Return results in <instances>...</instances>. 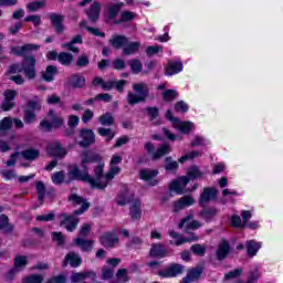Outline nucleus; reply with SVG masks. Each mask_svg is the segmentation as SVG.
<instances>
[{
  "label": "nucleus",
  "instance_id": "c756f323",
  "mask_svg": "<svg viewBox=\"0 0 283 283\" xmlns=\"http://www.w3.org/2000/svg\"><path fill=\"white\" fill-rule=\"evenodd\" d=\"M74 244L81 249L84 253H90L94 249V241L86 240L83 238H75L73 240Z\"/></svg>",
  "mask_w": 283,
  "mask_h": 283
},
{
  "label": "nucleus",
  "instance_id": "4468645a",
  "mask_svg": "<svg viewBox=\"0 0 283 283\" xmlns=\"http://www.w3.org/2000/svg\"><path fill=\"white\" fill-rule=\"evenodd\" d=\"M218 189L213 187H206L203 191L199 196V207H207L211 200H216L218 198Z\"/></svg>",
  "mask_w": 283,
  "mask_h": 283
},
{
  "label": "nucleus",
  "instance_id": "e433bc0d",
  "mask_svg": "<svg viewBox=\"0 0 283 283\" xmlns=\"http://www.w3.org/2000/svg\"><path fill=\"white\" fill-rule=\"evenodd\" d=\"M205 176V172L200 171V168L198 166L192 165L187 170V176H184L188 179V184L191 182V180H198V178H202Z\"/></svg>",
  "mask_w": 283,
  "mask_h": 283
},
{
  "label": "nucleus",
  "instance_id": "cd10ccee",
  "mask_svg": "<svg viewBox=\"0 0 283 283\" xmlns=\"http://www.w3.org/2000/svg\"><path fill=\"white\" fill-rule=\"evenodd\" d=\"M169 235L175 240L178 239L175 241V247H181V244H187V242H198V237L193 233L190 234V238L179 237L178 232L172 230L169 232Z\"/></svg>",
  "mask_w": 283,
  "mask_h": 283
},
{
  "label": "nucleus",
  "instance_id": "b1692460",
  "mask_svg": "<svg viewBox=\"0 0 283 283\" xmlns=\"http://www.w3.org/2000/svg\"><path fill=\"white\" fill-rule=\"evenodd\" d=\"M76 43L82 45L83 35L76 34L75 36L72 38V40L70 42L63 43L62 48H64V50H69V52H73V54H78V52H81V49L74 46V45H76Z\"/></svg>",
  "mask_w": 283,
  "mask_h": 283
},
{
  "label": "nucleus",
  "instance_id": "58836bf2",
  "mask_svg": "<svg viewBox=\"0 0 283 283\" xmlns=\"http://www.w3.org/2000/svg\"><path fill=\"white\" fill-rule=\"evenodd\" d=\"M245 248H247L248 255L250 258H254V255H258V252L260 251V249H262V244L253 240H250V241H247Z\"/></svg>",
  "mask_w": 283,
  "mask_h": 283
},
{
  "label": "nucleus",
  "instance_id": "a19ab883",
  "mask_svg": "<svg viewBox=\"0 0 283 283\" xmlns=\"http://www.w3.org/2000/svg\"><path fill=\"white\" fill-rule=\"evenodd\" d=\"M140 49V42H129V40H127L126 45H124L123 49V54L125 56H130V54H135V52H138V50Z\"/></svg>",
  "mask_w": 283,
  "mask_h": 283
},
{
  "label": "nucleus",
  "instance_id": "f8f14e48",
  "mask_svg": "<svg viewBox=\"0 0 283 283\" xmlns=\"http://www.w3.org/2000/svg\"><path fill=\"white\" fill-rule=\"evenodd\" d=\"M48 19L50 20L51 25L55 30L56 34H63V32H65V15L50 12L48 13Z\"/></svg>",
  "mask_w": 283,
  "mask_h": 283
},
{
  "label": "nucleus",
  "instance_id": "052dcab7",
  "mask_svg": "<svg viewBox=\"0 0 283 283\" xmlns=\"http://www.w3.org/2000/svg\"><path fill=\"white\" fill-rule=\"evenodd\" d=\"M190 250L192 251L193 255H198V258H205V254L207 253V248L200 243L191 245Z\"/></svg>",
  "mask_w": 283,
  "mask_h": 283
},
{
  "label": "nucleus",
  "instance_id": "79ce46f5",
  "mask_svg": "<svg viewBox=\"0 0 283 283\" xmlns=\"http://www.w3.org/2000/svg\"><path fill=\"white\" fill-rule=\"evenodd\" d=\"M25 266H28V256L17 255L13 259V269L19 271L20 273H21V271H23V269H25Z\"/></svg>",
  "mask_w": 283,
  "mask_h": 283
},
{
  "label": "nucleus",
  "instance_id": "39448f33",
  "mask_svg": "<svg viewBox=\"0 0 283 283\" xmlns=\"http://www.w3.org/2000/svg\"><path fill=\"white\" fill-rule=\"evenodd\" d=\"M43 105L41 104V97L35 95L33 99H29L24 108V123L25 125H32L36 122V113L41 112Z\"/></svg>",
  "mask_w": 283,
  "mask_h": 283
},
{
  "label": "nucleus",
  "instance_id": "a878e982",
  "mask_svg": "<svg viewBox=\"0 0 283 283\" xmlns=\"http://www.w3.org/2000/svg\"><path fill=\"white\" fill-rule=\"evenodd\" d=\"M195 200L191 196H184L179 200L174 201L172 209L176 212L181 211V209H185V207H191L193 205Z\"/></svg>",
  "mask_w": 283,
  "mask_h": 283
},
{
  "label": "nucleus",
  "instance_id": "f257e3e1",
  "mask_svg": "<svg viewBox=\"0 0 283 283\" xmlns=\"http://www.w3.org/2000/svg\"><path fill=\"white\" fill-rule=\"evenodd\" d=\"M39 48L41 46L38 44L27 43L22 46H13L11 49L12 54H15V56H22L20 69L29 81H34V78H36V57H34V55L25 54L34 52V50H39Z\"/></svg>",
  "mask_w": 283,
  "mask_h": 283
},
{
  "label": "nucleus",
  "instance_id": "6e6552de",
  "mask_svg": "<svg viewBox=\"0 0 283 283\" xmlns=\"http://www.w3.org/2000/svg\"><path fill=\"white\" fill-rule=\"evenodd\" d=\"M65 125V119L61 116H54L52 120L42 119L39 124V129L43 134H50L53 129H61Z\"/></svg>",
  "mask_w": 283,
  "mask_h": 283
},
{
  "label": "nucleus",
  "instance_id": "a18cd8bd",
  "mask_svg": "<svg viewBox=\"0 0 283 283\" xmlns=\"http://www.w3.org/2000/svg\"><path fill=\"white\" fill-rule=\"evenodd\" d=\"M27 12H39V10H43L45 8V0L40 1H31L27 3Z\"/></svg>",
  "mask_w": 283,
  "mask_h": 283
},
{
  "label": "nucleus",
  "instance_id": "5701e85b",
  "mask_svg": "<svg viewBox=\"0 0 283 283\" xmlns=\"http://www.w3.org/2000/svg\"><path fill=\"white\" fill-rule=\"evenodd\" d=\"M85 14L91 23H96L101 19V2H93Z\"/></svg>",
  "mask_w": 283,
  "mask_h": 283
},
{
  "label": "nucleus",
  "instance_id": "bf43d9fd",
  "mask_svg": "<svg viewBox=\"0 0 283 283\" xmlns=\"http://www.w3.org/2000/svg\"><path fill=\"white\" fill-rule=\"evenodd\" d=\"M242 273H244V270L242 268L231 270L224 274V280H238V277H241Z\"/></svg>",
  "mask_w": 283,
  "mask_h": 283
},
{
  "label": "nucleus",
  "instance_id": "c03bdc74",
  "mask_svg": "<svg viewBox=\"0 0 283 283\" xmlns=\"http://www.w3.org/2000/svg\"><path fill=\"white\" fill-rule=\"evenodd\" d=\"M164 168L166 169V171H170L171 174H176V171H178V169L180 168V165L178 164V161H174L171 156H168V157L165 158Z\"/></svg>",
  "mask_w": 283,
  "mask_h": 283
},
{
  "label": "nucleus",
  "instance_id": "6ab92c4d",
  "mask_svg": "<svg viewBox=\"0 0 283 283\" xmlns=\"http://www.w3.org/2000/svg\"><path fill=\"white\" fill-rule=\"evenodd\" d=\"M189 185V179L185 176L178 177L177 179L172 180L169 189L170 191H175L178 196H182L185 193V188Z\"/></svg>",
  "mask_w": 283,
  "mask_h": 283
},
{
  "label": "nucleus",
  "instance_id": "774afa93",
  "mask_svg": "<svg viewBox=\"0 0 283 283\" xmlns=\"http://www.w3.org/2000/svg\"><path fill=\"white\" fill-rule=\"evenodd\" d=\"M114 277V270L108 266L102 269L101 280H112Z\"/></svg>",
  "mask_w": 283,
  "mask_h": 283
},
{
  "label": "nucleus",
  "instance_id": "7ed1b4c3",
  "mask_svg": "<svg viewBox=\"0 0 283 283\" xmlns=\"http://www.w3.org/2000/svg\"><path fill=\"white\" fill-rule=\"evenodd\" d=\"M69 180L73 182L76 180L77 182H87L91 186V189H98L99 191H105L109 182H101V180L94 179L92 175L87 174V170L84 174H81V168L76 165H72L69 167Z\"/></svg>",
  "mask_w": 283,
  "mask_h": 283
},
{
  "label": "nucleus",
  "instance_id": "338daca9",
  "mask_svg": "<svg viewBox=\"0 0 283 283\" xmlns=\"http://www.w3.org/2000/svg\"><path fill=\"white\" fill-rule=\"evenodd\" d=\"M45 283H67V276L65 274L53 275Z\"/></svg>",
  "mask_w": 283,
  "mask_h": 283
},
{
  "label": "nucleus",
  "instance_id": "f704fd0d",
  "mask_svg": "<svg viewBox=\"0 0 283 283\" xmlns=\"http://www.w3.org/2000/svg\"><path fill=\"white\" fill-rule=\"evenodd\" d=\"M129 216L133 221L140 220L143 218V210L140 209V201L136 200L129 207Z\"/></svg>",
  "mask_w": 283,
  "mask_h": 283
},
{
  "label": "nucleus",
  "instance_id": "7c9ffc66",
  "mask_svg": "<svg viewBox=\"0 0 283 283\" xmlns=\"http://www.w3.org/2000/svg\"><path fill=\"white\" fill-rule=\"evenodd\" d=\"M175 129H178V132H180V134H184L186 136H188V134H191L192 129H193V122L190 120H178L176 123L175 126H172Z\"/></svg>",
  "mask_w": 283,
  "mask_h": 283
},
{
  "label": "nucleus",
  "instance_id": "0eeeda50",
  "mask_svg": "<svg viewBox=\"0 0 283 283\" xmlns=\"http://www.w3.org/2000/svg\"><path fill=\"white\" fill-rule=\"evenodd\" d=\"M76 216L81 214H74V212L72 214L65 212L60 213L57 217L60 220V227H64L69 233H74V231L78 229V222H81Z\"/></svg>",
  "mask_w": 283,
  "mask_h": 283
},
{
  "label": "nucleus",
  "instance_id": "680f3d73",
  "mask_svg": "<svg viewBox=\"0 0 283 283\" xmlns=\"http://www.w3.org/2000/svg\"><path fill=\"white\" fill-rule=\"evenodd\" d=\"M97 134H99V136H103V138H106L107 143H109V140H114V132H112V128H104V127H99L97 129Z\"/></svg>",
  "mask_w": 283,
  "mask_h": 283
},
{
  "label": "nucleus",
  "instance_id": "3c124183",
  "mask_svg": "<svg viewBox=\"0 0 283 283\" xmlns=\"http://www.w3.org/2000/svg\"><path fill=\"white\" fill-rule=\"evenodd\" d=\"M9 129H12V118L3 117L0 120V136H3V134H6V132H9Z\"/></svg>",
  "mask_w": 283,
  "mask_h": 283
},
{
  "label": "nucleus",
  "instance_id": "72a5a7b5",
  "mask_svg": "<svg viewBox=\"0 0 283 283\" xmlns=\"http://www.w3.org/2000/svg\"><path fill=\"white\" fill-rule=\"evenodd\" d=\"M202 273H205V266L197 265L196 268L188 269L186 276L192 282H198L202 277Z\"/></svg>",
  "mask_w": 283,
  "mask_h": 283
},
{
  "label": "nucleus",
  "instance_id": "ddd939ff",
  "mask_svg": "<svg viewBox=\"0 0 283 283\" xmlns=\"http://www.w3.org/2000/svg\"><path fill=\"white\" fill-rule=\"evenodd\" d=\"M86 85L87 80L78 73L71 74L66 81V87H70L71 90H83Z\"/></svg>",
  "mask_w": 283,
  "mask_h": 283
},
{
  "label": "nucleus",
  "instance_id": "4be33fe9",
  "mask_svg": "<svg viewBox=\"0 0 283 283\" xmlns=\"http://www.w3.org/2000/svg\"><path fill=\"white\" fill-rule=\"evenodd\" d=\"M87 279H92V282H96V272L94 270H88L84 272H74L71 275L72 283L83 282Z\"/></svg>",
  "mask_w": 283,
  "mask_h": 283
},
{
  "label": "nucleus",
  "instance_id": "a211bd4d",
  "mask_svg": "<svg viewBox=\"0 0 283 283\" xmlns=\"http://www.w3.org/2000/svg\"><path fill=\"white\" fill-rule=\"evenodd\" d=\"M231 253V243L227 241L226 239H222L217 248L216 251V259L218 262H224L226 258H229V254Z\"/></svg>",
  "mask_w": 283,
  "mask_h": 283
},
{
  "label": "nucleus",
  "instance_id": "f03ea898",
  "mask_svg": "<svg viewBox=\"0 0 283 283\" xmlns=\"http://www.w3.org/2000/svg\"><path fill=\"white\" fill-rule=\"evenodd\" d=\"M81 167L80 174H90V168L87 165H96L93 168V174L95 176V180H103V176H105V161L103 160V156L94 150H83L81 154Z\"/></svg>",
  "mask_w": 283,
  "mask_h": 283
},
{
  "label": "nucleus",
  "instance_id": "8fccbe9b",
  "mask_svg": "<svg viewBox=\"0 0 283 283\" xmlns=\"http://www.w3.org/2000/svg\"><path fill=\"white\" fill-rule=\"evenodd\" d=\"M161 96L165 103H171L178 98V92H176V90L167 88L161 93Z\"/></svg>",
  "mask_w": 283,
  "mask_h": 283
},
{
  "label": "nucleus",
  "instance_id": "5fc2aeb1",
  "mask_svg": "<svg viewBox=\"0 0 283 283\" xmlns=\"http://www.w3.org/2000/svg\"><path fill=\"white\" fill-rule=\"evenodd\" d=\"M88 66H90V55L86 53H83L75 61V67L83 69V67H88Z\"/></svg>",
  "mask_w": 283,
  "mask_h": 283
},
{
  "label": "nucleus",
  "instance_id": "4d7b16f0",
  "mask_svg": "<svg viewBox=\"0 0 283 283\" xmlns=\"http://www.w3.org/2000/svg\"><path fill=\"white\" fill-rule=\"evenodd\" d=\"M146 113L150 122L156 120L160 116V109L157 106H147Z\"/></svg>",
  "mask_w": 283,
  "mask_h": 283
},
{
  "label": "nucleus",
  "instance_id": "2f4dec72",
  "mask_svg": "<svg viewBox=\"0 0 283 283\" xmlns=\"http://www.w3.org/2000/svg\"><path fill=\"white\" fill-rule=\"evenodd\" d=\"M129 39H127V36L125 35H120V34H114L112 36V39L109 40V44L112 45V48H114L115 50H120L122 48L124 49L125 45H127V41Z\"/></svg>",
  "mask_w": 283,
  "mask_h": 283
},
{
  "label": "nucleus",
  "instance_id": "393cba45",
  "mask_svg": "<svg viewBox=\"0 0 283 283\" xmlns=\"http://www.w3.org/2000/svg\"><path fill=\"white\" fill-rule=\"evenodd\" d=\"M132 202H134V196L129 195L128 189H124L117 193V207H126V205H132Z\"/></svg>",
  "mask_w": 283,
  "mask_h": 283
},
{
  "label": "nucleus",
  "instance_id": "37998d69",
  "mask_svg": "<svg viewBox=\"0 0 283 283\" xmlns=\"http://www.w3.org/2000/svg\"><path fill=\"white\" fill-rule=\"evenodd\" d=\"M57 61L61 65H64V67H70L72 61H74V55L67 52H60Z\"/></svg>",
  "mask_w": 283,
  "mask_h": 283
},
{
  "label": "nucleus",
  "instance_id": "c9c22d12",
  "mask_svg": "<svg viewBox=\"0 0 283 283\" xmlns=\"http://www.w3.org/2000/svg\"><path fill=\"white\" fill-rule=\"evenodd\" d=\"M56 74H59V67L56 65H48L45 71L42 73V78L45 83H52Z\"/></svg>",
  "mask_w": 283,
  "mask_h": 283
},
{
  "label": "nucleus",
  "instance_id": "49530a36",
  "mask_svg": "<svg viewBox=\"0 0 283 283\" xmlns=\"http://www.w3.org/2000/svg\"><path fill=\"white\" fill-rule=\"evenodd\" d=\"M120 8H123V2L115 3L107 9V17L111 21H114L118 17L120 12Z\"/></svg>",
  "mask_w": 283,
  "mask_h": 283
},
{
  "label": "nucleus",
  "instance_id": "9d476101",
  "mask_svg": "<svg viewBox=\"0 0 283 283\" xmlns=\"http://www.w3.org/2000/svg\"><path fill=\"white\" fill-rule=\"evenodd\" d=\"M78 138H81V140L77 142V145L82 147V149H87V147H92V145L96 143V134L90 128H81Z\"/></svg>",
  "mask_w": 283,
  "mask_h": 283
},
{
  "label": "nucleus",
  "instance_id": "69168bd1",
  "mask_svg": "<svg viewBox=\"0 0 283 283\" xmlns=\"http://www.w3.org/2000/svg\"><path fill=\"white\" fill-rule=\"evenodd\" d=\"M24 283H43V275L31 274L23 280Z\"/></svg>",
  "mask_w": 283,
  "mask_h": 283
},
{
  "label": "nucleus",
  "instance_id": "de8ad7c7",
  "mask_svg": "<svg viewBox=\"0 0 283 283\" xmlns=\"http://www.w3.org/2000/svg\"><path fill=\"white\" fill-rule=\"evenodd\" d=\"M134 12L132 11H124L120 13V17L118 20L114 21L115 25H120V23H129V21H134Z\"/></svg>",
  "mask_w": 283,
  "mask_h": 283
},
{
  "label": "nucleus",
  "instance_id": "09e8293b",
  "mask_svg": "<svg viewBox=\"0 0 283 283\" xmlns=\"http://www.w3.org/2000/svg\"><path fill=\"white\" fill-rule=\"evenodd\" d=\"M98 120L104 127H112V125H114V115L109 112H106L98 117Z\"/></svg>",
  "mask_w": 283,
  "mask_h": 283
},
{
  "label": "nucleus",
  "instance_id": "473e14b6",
  "mask_svg": "<svg viewBox=\"0 0 283 283\" xmlns=\"http://www.w3.org/2000/svg\"><path fill=\"white\" fill-rule=\"evenodd\" d=\"M159 174L160 171L158 169L143 168L139 170V178L144 182H149V180H154Z\"/></svg>",
  "mask_w": 283,
  "mask_h": 283
},
{
  "label": "nucleus",
  "instance_id": "ea45409f",
  "mask_svg": "<svg viewBox=\"0 0 283 283\" xmlns=\"http://www.w3.org/2000/svg\"><path fill=\"white\" fill-rule=\"evenodd\" d=\"M200 218L205 220H211V218H216L218 216L217 207H202V210L199 212Z\"/></svg>",
  "mask_w": 283,
  "mask_h": 283
},
{
  "label": "nucleus",
  "instance_id": "1a4fd4ad",
  "mask_svg": "<svg viewBox=\"0 0 283 283\" xmlns=\"http://www.w3.org/2000/svg\"><path fill=\"white\" fill-rule=\"evenodd\" d=\"M184 273H185V265L172 262L166 269L159 270L157 272V275L166 280L171 277H178V275H182Z\"/></svg>",
  "mask_w": 283,
  "mask_h": 283
},
{
  "label": "nucleus",
  "instance_id": "4c0bfd02",
  "mask_svg": "<svg viewBox=\"0 0 283 283\" xmlns=\"http://www.w3.org/2000/svg\"><path fill=\"white\" fill-rule=\"evenodd\" d=\"M22 155V158L24 160H29V163H33V160H36L39 156H41V150L36 148H27L20 153Z\"/></svg>",
  "mask_w": 283,
  "mask_h": 283
},
{
  "label": "nucleus",
  "instance_id": "0e129e2a",
  "mask_svg": "<svg viewBox=\"0 0 283 283\" xmlns=\"http://www.w3.org/2000/svg\"><path fill=\"white\" fill-rule=\"evenodd\" d=\"M0 176L4 180H17V178H18L17 170L2 169V170H0Z\"/></svg>",
  "mask_w": 283,
  "mask_h": 283
},
{
  "label": "nucleus",
  "instance_id": "6e6d98bb",
  "mask_svg": "<svg viewBox=\"0 0 283 283\" xmlns=\"http://www.w3.org/2000/svg\"><path fill=\"white\" fill-rule=\"evenodd\" d=\"M128 65H130L133 74H140V72H143V63L138 59L130 60Z\"/></svg>",
  "mask_w": 283,
  "mask_h": 283
},
{
  "label": "nucleus",
  "instance_id": "412c9836",
  "mask_svg": "<svg viewBox=\"0 0 283 283\" xmlns=\"http://www.w3.org/2000/svg\"><path fill=\"white\" fill-rule=\"evenodd\" d=\"M116 243H118V237L114 232H105L99 237V244L104 249H114Z\"/></svg>",
  "mask_w": 283,
  "mask_h": 283
},
{
  "label": "nucleus",
  "instance_id": "13d9d810",
  "mask_svg": "<svg viewBox=\"0 0 283 283\" xmlns=\"http://www.w3.org/2000/svg\"><path fill=\"white\" fill-rule=\"evenodd\" d=\"M174 111L177 114H187V112H189V104H187L185 101H178L174 105Z\"/></svg>",
  "mask_w": 283,
  "mask_h": 283
},
{
  "label": "nucleus",
  "instance_id": "864d4df0",
  "mask_svg": "<svg viewBox=\"0 0 283 283\" xmlns=\"http://www.w3.org/2000/svg\"><path fill=\"white\" fill-rule=\"evenodd\" d=\"M35 189L38 191V200L43 202L45 200V182L41 180L35 181Z\"/></svg>",
  "mask_w": 283,
  "mask_h": 283
},
{
  "label": "nucleus",
  "instance_id": "e2e57ef3",
  "mask_svg": "<svg viewBox=\"0 0 283 283\" xmlns=\"http://www.w3.org/2000/svg\"><path fill=\"white\" fill-rule=\"evenodd\" d=\"M51 180L53 185H63L65 182V172L63 170L54 172Z\"/></svg>",
  "mask_w": 283,
  "mask_h": 283
},
{
  "label": "nucleus",
  "instance_id": "603ef678",
  "mask_svg": "<svg viewBox=\"0 0 283 283\" xmlns=\"http://www.w3.org/2000/svg\"><path fill=\"white\" fill-rule=\"evenodd\" d=\"M51 240L55 242L56 247H65V235H63V232L53 231L51 233Z\"/></svg>",
  "mask_w": 283,
  "mask_h": 283
},
{
  "label": "nucleus",
  "instance_id": "dca6fc26",
  "mask_svg": "<svg viewBox=\"0 0 283 283\" xmlns=\"http://www.w3.org/2000/svg\"><path fill=\"white\" fill-rule=\"evenodd\" d=\"M46 153L52 158H65L67 156V149L63 147L61 142H53L48 145Z\"/></svg>",
  "mask_w": 283,
  "mask_h": 283
},
{
  "label": "nucleus",
  "instance_id": "9b49d317",
  "mask_svg": "<svg viewBox=\"0 0 283 283\" xmlns=\"http://www.w3.org/2000/svg\"><path fill=\"white\" fill-rule=\"evenodd\" d=\"M69 202H72V205L74 206H78L81 205V207L76 210H74V216H83V213L85 211H87L91 207V203L87 202V199L76 195V193H72L71 196H69Z\"/></svg>",
  "mask_w": 283,
  "mask_h": 283
},
{
  "label": "nucleus",
  "instance_id": "aec40b11",
  "mask_svg": "<svg viewBox=\"0 0 283 283\" xmlns=\"http://www.w3.org/2000/svg\"><path fill=\"white\" fill-rule=\"evenodd\" d=\"M69 264L72 269H78V266L83 264V258H81L76 252H69L62 262L63 269Z\"/></svg>",
  "mask_w": 283,
  "mask_h": 283
},
{
  "label": "nucleus",
  "instance_id": "f3484780",
  "mask_svg": "<svg viewBox=\"0 0 283 283\" xmlns=\"http://www.w3.org/2000/svg\"><path fill=\"white\" fill-rule=\"evenodd\" d=\"M127 83V80L104 81L102 90H104V92H112V90H116L119 94H123Z\"/></svg>",
  "mask_w": 283,
  "mask_h": 283
},
{
  "label": "nucleus",
  "instance_id": "2eb2a0df",
  "mask_svg": "<svg viewBox=\"0 0 283 283\" xmlns=\"http://www.w3.org/2000/svg\"><path fill=\"white\" fill-rule=\"evenodd\" d=\"M149 258L155 260L169 258V250H167V245H165V243H153L149 250Z\"/></svg>",
  "mask_w": 283,
  "mask_h": 283
},
{
  "label": "nucleus",
  "instance_id": "423d86ee",
  "mask_svg": "<svg viewBox=\"0 0 283 283\" xmlns=\"http://www.w3.org/2000/svg\"><path fill=\"white\" fill-rule=\"evenodd\" d=\"M144 149L151 156L153 160H160V158L167 156V154H171V146L167 143L160 144L156 150L154 143L147 142L144 145Z\"/></svg>",
  "mask_w": 283,
  "mask_h": 283
},
{
  "label": "nucleus",
  "instance_id": "c85d7f7f",
  "mask_svg": "<svg viewBox=\"0 0 283 283\" xmlns=\"http://www.w3.org/2000/svg\"><path fill=\"white\" fill-rule=\"evenodd\" d=\"M184 67L185 66L180 61H176V62L169 61L167 66L165 67V74L166 76H174V74H180Z\"/></svg>",
  "mask_w": 283,
  "mask_h": 283
},
{
  "label": "nucleus",
  "instance_id": "bb28decb",
  "mask_svg": "<svg viewBox=\"0 0 283 283\" xmlns=\"http://www.w3.org/2000/svg\"><path fill=\"white\" fill-rule=\"evenodd\" d=\"M0 231L4 235L14 233V224L10 223V218L7 214H0Z\"/></svg>",
  "mask_w": 283,
  "mask_h": 283
},
{
  "label": "nucleus",
  "instance_id": "20e7f679",
  "mask_svg": "<svg viewBox=\"0 0 283 283\" xmlns=\"http://www.w3.org/2000/svg\"><path fill=\"white\" fill-rule=\"evenodd\" d=\"M132 88L133 92L129 91L126 96L127 104L130 105V107L138 105V103L147 102V98H149V86L145 82L134 83Z\"/></svg>",
  "mask_w": 283,
  "mask_h": 283
}]
</instances>
